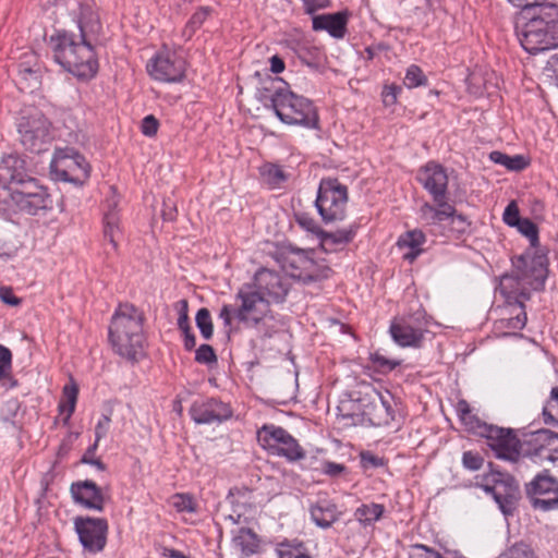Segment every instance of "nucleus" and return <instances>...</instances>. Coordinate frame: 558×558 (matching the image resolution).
Masks as SVG:
<instances>
[{
    "label": "nucleus",
    "instance_id": "1",
    "mask_svg": "<svg viewBox=\"0 0 558 558\" xmlns=\"http://www.w3.org/2000/svg\"><path fill=\"white\" fill-rule=\"evenodd\" d=\"M66 7L80 34L57 31L49 37L48 46L53 60L78 78L88 80L98 71L94 46L102 32L100 17L89 1L69 0Z\"/></svg>",
    "mask_w": 558,
    "mask_h": 558
},
{
    "label": "nucleus",
    "instance_id": "2",
    "mask_svg": "<svg viewBox=\"0 0 558 558\" xmlns=\"http://www.w3.org/2000/svg\"><path fill=\"white\" fill-rule=\"evenodd\" d=\"M256 99L275 112L276 117L287 125L316 130L319 128V117L312 100L293 93L281 78L269 77L255 94Z\"/></svg>",
    "mask_w": 558,
    "mask_h": 558
},
{
    "label": "nucleus",
    "instance_id": "3",
    "mask_svg": "<svg viewBox=\"0 0 558 558\" xmlns=\"http://www.w3.org/2000/svg\"><path fill=\"white\" fill-rule=\"evenodd\" d=\"M515 34L522 48L531 54L558 47V7L546 4L522 12Z\"/></svg>",
    "mask_w": 558,
    "mask_h": 558
},
{
    "label": "nucleus",
    "instance_id": "4",
    "mask_svg": "<svg viewBox=\"0 0 558 558\" xmlns=\"http://www.w3.org/2000/svg\"><path fill=\"white\" fill-rule=\"evenodd\" d=\"M144 320L143 312L133 304L118 306L109 326V341L118 355L129 361L144 355Z\"/></svg>",
    "mask_w": 558,
    "mask_h": 558
},
{
    "label": "nucleus",
    "instance_id": "5",
    "mask_svg": "<svg viewBox=\"0 0 558 558\" xmlns=\"http://www.w3.org/2000/svg\"><path fill=\"white\" fill-rule=\"evenodd\" d=\"M348 187L336 178L322 179L315 199V207L325 223L341 221L345 218Z\"/></svg>",
    "mask_w": 558,
    "mask_h": 558
},
{
    "label": "nucleus",
    "instance_id": "6",
    "mask_svg": "<svg viewBox=\"0 0 558 558\" xmlns=\"http://www.w3.org/2000/svg\"><path fill=\"white\" fill-rule=\"evenodd\" d=\"M50 174L54 180L82 186L90 175V166L76 149L59 147L50 161Z\"/></svg>",
    "mask_w": 558,
    "mask_h": 558
},
{
    "label": "nucleus",
    "instance_id": "7",
    "mask_svg": "<svg viewBox=\"0 0 558 558\" xmlns=\"http://www.w3.org/2000/svg\"><path fill=\"white\" fill-rule=\"evenodd\" d=\"M17 131L25 149L35 154L48 150L53 140L51 122L37 109L21 116Z\"/></svg>",
    "mask_w": 558,
    "mask_h": 558
},
{
    "label": "nucleus",
    "instance_id": "8",
    "mask_svg": "<svg viewBox=\"0 0 558 558\" xmlns=\"http://www.w3.org/2000/svg\"><path fill=\"white\" fill-rule=\"evenodd\" d=\"M428 318L423 308L395 318L389 326L392 340L402 348H421L428 331Z\"/></svg>",
    "mask_w": 558,
    "mask_h": 558
},
{
    "label": "nucleus",
    "instance_id": "9",
    "mask_svg": "<svg viewBox=\"0 0 558 558\" xmlns=\"http://www.w3.org/2000/svg\"><path fill=\"white\" fill-rule=\"evenodd\" d=\"M257 441L270 454L284 457L288 461L305 457L298 440L288 430L274 424H265L257 430Z\"/></svg>",
    "mask_w": 558,
    "mask_h": 558
},
{
    "label": "nucleus",
    "instance_id": "10",
    "mask_svg": "<svg viewBox=\"0 0 558 558\" xmlns=\"http://www.w3.org/2000/svg\"><path fill=\"white\" fill-rule=\"evenodd\" d=\"M235 299L241 302L236 307L235 318L247 327H256L266 319H274L270 300L256 292L252 286L242 287Z\"/></svg>",
    "mask_w": 558,
    "mask_h": 558
},
{
    "label": "nucleus",
    "instance_id": "11",
    "mask_svg": "<svg viewBox=\"0 0 558 558\" xmlns=\"http://www.w3.org/2000/svg\"><path fill=\"white\" fill-rule=\"evenodd\" d=\"M7 194L15 207L27 215H38L52 206L47 187L39 184L36 179L27 180L21 187H9Z\"/></svg>",
    "mask_w": 558,
    "mask_h": 558
},
{
    "label": "nucleus",
    "instance_id": "12",
    "mask_svg": "<svg viewBox=\"0 0 558 558\" xmlns=\"http://www.w3.org/2000/svg\"><path fill=\"white\" fill-rule=\"evenodd\" d=\"M525 493L534 509L548 511L558 508V478L547 470L525 484Z\"/></svg>",
    "mask_w": 558,
    "mask_h": 558
},
{
    "label": "nucleus",
    "instance_id": "13",
    "mask_svg": "<svg viewBox=\"0 0 558 558\" xmlns=\"http://www.w3.org/2000/svg\"><path fill=\"white\" fill-rule=\"evenodd\" d=\"M482 437L497 459L521 462V441L513 429L490 424Z\"/></svg>",
    "mask_w": 558,
    "mask_h": 558
},
{
    "label": "nucleus",
    "instance_id": "14",
    "mask_svg": "<svg viewBox=\"0 0 558 558\" xmlns=\"http://www.w3.org/2000/svg\"><path fill=\"white\" fill-rule=\"evenodd\" d=\"M486 478L492 485L486 484L484 490L493 496L504 514H511L520 496L518 481L500 471H492Z\"/></svg>",
    "mask_w": 558,
    "mask_h": 558
},
{
    "label": "nucleus",
    "instance_id": "15",
    "mask_svg": "<svg viewBox=\"0 0 558 558\" xmlns=\"http://www.w3.org/2000/svg\"><path fill=\"white\" fill-rule=\"evenodd\" d=\"M74 530L84 550L97 554L104 550L107 544L108 522L104 518L76 517Z\"/></svg>",
    "mask_w": 558,
    "mask_h": 558
},
{
    "label": "nucleus",
    "instance_id": "16",
    "mask_svg": "<svg viewBox=\"0 0 558 558\" xmlns=\"http://www.w3.org/2000/svg\"><path fill=\"white\" fill-rule=\"evenodd\" d=\"M146 68L154 80L166 83L180 82L185 73L184 60L170 51L156 54Z\"/></svg>",
    "mask_w": 558,
    "mask_h": 558
},
{
    "label": "nucleus",
    "instance_id": "17",
    "mask_svg": "<svg viewBox=\"0 0 558 558\" xmlns=\"http://www.w3.org/2000/svg\"><path fill=\"white\" fill-rule=\"evenodd\" d=\"M513 267L523 276V280L529 283L532 290L544 288L547 278V257L536 252H525L513 260Z\"/></svg>",
    "mask_w": 558,
    "mask_h": 558
},
{
    "label": "nucleus",
    "instance_id": "18",
    "mask_svg": "<svg viewBox=\"0 0 558 558\" xmlns=\"http://www.w3.org/2000/svg\"><path fill=\"white\" fill-rule=\"evenodd\" d=\"M256 292H259L270 303H281L286 300L289 291V284L278 272L263 268L254 276L252 286Z\"/></svg>",
    "mask_w": 558,
    "mask_h": 558
},
{
    "label": "nucleus",
    "instance_id": "19",
    "mask_svg": "<svg viewBox=\"0 0 558 558\" xmlns=\"http://www.w3.org/2000/svg\"><path fill=\"white\" fill-rule=\"evenodd\" d=\"M70 493L74 504L88 510L104 511L107 496L104 489L94 481L73 482L70 486Z\"/></svg>",
    "mask_w": 558,
    "mask_h": 558
},
{
    "label": "nucleus",
    "instance_id": "20",
    "mask_svg": "<svg viewBox=\"0 0 558 558\" xmlns=\"http://www.w3.org/2000/svg\"><path fill=\"white\" fill-rule=\"evenodd\" d=\"M190 415L196 424L221 423L232 416V410L229 404L210 398L195 401L190 408Z\"/></svg>",
    "mask_w": 558,
    "mask_h": 558
},
{
    "label": "nucleus",
    "instance_id": "21",
    "mask_svg": "<svg viewBox=\"0 0 558 558\" xmlns=\"http://www.w3.org/2000/svg\"><path fill=\"white\" fill-rule=\"evenodd\" d=\"M417 180L430 194L434 202L447 198L448 174L446 169L436 162H428L420 169Z\"/></svg>",
    "mask_w": 558,
    "mask_h": 558
},
{
    "label": "nucleus",
    "instance_id": "22",
    "mask_svg": "<svg viewBox=\"0 0 558 558\" xmlns=\"http://www.w3.org/2000/svg\"><path fill=\"white\" fill-rule=\"evenodd\" d=\"M26 172L25 160L16 155H8L0 163V191L9 193V187H21L27 180H34Z\"/></svg>",
    "mask_w": 558,
    "mask_h": 558
},
{
    "label": "nucleus",
    "instance_id": "23",
    "mask_svg": "<svg viewBox=\"0 0 558 558\" xmlns=\"http://www.w3.org/2000/svg\"><path fill=\"white\" fill-rule=\"evenodd\" d=\"M505 298L508 305H524V301L530 298L529 283L523 280V276L518 269H513L511 274H506L500 278L497 289Z\"/></svg>",
    "mask_w": 558,
    "mask_h": 558
},
{
    "label": "nucleus",
    "instance_id": "24",
    "mask_svg": "<svg viewBox=\"0 0 558 558\" xmlns=\"http://www.w3.org/2000/svg\"><path fill=\"white\" fill-rule=\"evenodd\" d=\"M558 440V433L549 429H539L531 435L521 442V460L525 457H538L546 460L549 457V452L555 449L550 448L554 442Z\"/></svg>",
    "mask_w": 558,
    "mask_h": 558
},
{
    "label": "nucleus",
    "instance_id": "25",
    "mask_svg": "<svg viewBox=\"0 0 558 558\" xmlns=\"http://www.w3.org/2000/svg\"><path fill=\"white\" fill-rule=\"evenodd\" d=\"M349 14L345 11L325 13L312 17V28L315 32H327L336 39H342L347 34Z\"/></svg>",
    "mask_w": 558,
    "mask_h": 558
},
{
    "label": "nucleus",
    "instance_id": "26",
    "mask_svg": "<svg viewBox=\"0 0 558 558\" xmlns=\"http://www.w3.org/2000/svg\"><path fill=\"white\" fill-rule=\"evenodd\" d=\"M17 77L21 89L32 93L40 85V66L34 52L23 54L17 64Z\"/></svg>",
    "mask_w": 558,
    "mask_h": 558
},
{
    "label": "nucleus",
    "instance_id": "27",
    "mask_svg": "<svg viewBox=\"0 0 558 558\" xmlns=\"http://www.w3.org/2000/svg\"><path fill=\"white\" fill-rule=\"evenodd\" d=\"M112 196L106 199V210L104 213V235L109 240L113 248H117V238L120 233V218L117 211L119 197L116 195L113 186L110 187Z\"/></svg>",
    "mask_w": 558,
    "mask_h": 558
},
{
    "label": "nucleus",
    "instance_id": "28",
    "mask_svg": "<svg viewBox=\"0 0 558 558\" xmlns=\"http://www.w3.org/2000/svg\"><path fill=\"white\" fill-rule=\"evenodd\" d=\"M436 206L429 203H424L420 207V218L425 225L436 226L442 221L449 219L454 215V207L447 202V198H442L440 202H435Z\"/></svg>",
    "mask_w": 558,
    "mask_h": 558
},
{
    "label": "nucleus",
    "instance_id": "29",
    "mask_svg": "<svg viewBox=\"0 0 558 558\" xmlns=\"http://www.w3.org/2000/svg\"><path fill=\"white\" fill-rule=\"evenodd\" d=\"M311 518L314 523L322 527L328 529L340 518L337 505L328 499H319L316 504L311 506Z\"/></svg>",
    "mask_w": 558,
    "mask_h": 558
},
{
    "label": "nucleus",
    "instance_id": "30",
    "mask_svg": "<svg viewBox=\"0 0 558 558\" xmlns=\"http://www.w3.org/2000/svg\"><path fill=\"white\" fill-rule=\"evenodd\" d=\"M425 242V234L421 230L415 229L400 235L397 244L400 250L405 251L403 259L413 263L423 253Z\"/></svg>",
    "mask_w": 558,
    "mask_h": 558
},
{
    "label": "nucleus",
    "instance_id": "31",
    "mask_svg": "<svg viewBox=\"0 0 558 558\" xmlns=\"http://www.w3.org/2000/svg\"><path fill=\"white\" fill-rule=\"evenodd\" d=\"M384 513V505L369 502L362 504L361 506H359L354 510L353 517L362 527L366 529L373 526L377 521H379L383 518Z\"/></svg>",
    "mask_w": 558,
    "mask_h": 558
},
{
    "label": "nucleus",
    "instance_id": "32",
    "mask_svg": "<svg viewBox=\"0 0 558 558\" xmlns=\"http://www.w3.org/2000/svg\"><path fill=\"white\" fill-rule=\"evenodd\" d=\"M379 403H374V423L378 426L389 425L395 421L393 397L389 393L378 392Z\"/></svg>",
    "mask_w": 558,
    "mask_h": 558
},
{
    "label": "nucleus",
    "instance_id": "33",
    "mask_svg": "<svg viewBox=\"0 0 558 558\" xmlns=\"http://www.w3.org/2000/svg\"><path fill=\"white\" fill-rule=\"evenodd\" d=\"M233 544L244 556L247 557L257 553L259 539L251 529L242 527L233 537Z\"/></svg>",
    "mask_w": 558,
    "mask_h": 558
},
{
    "label": "nucleus",
    "instance_id": "34",
    "mask_svg": "<svg viewBox=\"0 0 558 558\" xmlns=\"http://www.w3.org/2000/svg\"><path fill=\"white\" fill-rule=\"evenodd\" d=\"M489 159L510 171H522L530 165L529 160L522 155L510 156L499 150L492 151Z\"/></svg>",
    "mask_w": 558,
    "mask_h": 558
},
{
    "label": "nucleus",
    "instance_id": "35",
    "mask_svg": "<svg viewBox=\"0 0 558 558\" xmlns=\"http://www.w3.org/2000/svg\"><path fill=\"white\" fill-rule=\"evenodd\" d=\"M259 173L264 181L272 189L279 187L288 180V174L284 170L275 163H265L259 168Z\"/></svg>",
    "mask_w": 558,
    "mask_h": 558
},
{
    "label": "nucleus",
    "instance_id": "36",
    "mask_svg": "<svg viewBox=\"0 0 558 558\" xmlns=\"http://www.w3.org/2000/svg\"><path fill=\"white\" fill-rule=\"evenodd\" d=\"M77 396H78V386L74 381V379L71 378L69 384H66L62 390V397H63L64 402H60V404H59L60 411L66 412V417H65L66 421L71 417V415L75 411Z\"/></svg>",
    "mask_w": 558,
    "mask_h": 558
},
{
    "label": "nucleus",
    "instance_id": "37",
    "mask_svg": "<svg viewBox=\"0 0 558 558\" xmlns=\"http://www.w3.org/2000/svg\"><path fill=\"white\" fill-rule=\"evenodd\" d=\"M213 9L210 7H199L187 21L183 31L184 36L191 38L194 33L202 27L207 17L211 14Z\"/></svg>",
    "mask_w": 558,
    "mask_h": 558
},
{
    "label": "nucleus",
    "instance_id": "38",
    "mask_svg": "<svg viewBox=\"0 0 558 558\" xmlns=\"http://www.w3.org/2000/svg\"><path fill=\"white\" fill-rule=\"evenodd\" d=\"M301 263L303 265L301 272L298 275L294 274L293 277L298 278L304 283L317 281L323 277L317 265L312 258L303 256L301 257Z\"/></svg>",
    "mask_w": 558,
    "mask_h": 558
},
{
    "label": "nucleus",
    "instance_id": "39",
    "mask_svg": "<svg viewBox=\"0 0 558 558\" xmlns=\"http://www.w3.org/2000/svg\"><path fill=\"white\" fill-rule=\"evenodd\" d=\"M544 422L558 427V386L550 391V398L543 409Z\"/></svg>",
    "mask_w": 558,
    "mask_h": 558
},
{
    "label": "nucleus",
    "instance_id": "40",
    "mask_svg": "<svg viewBox=\"0 0 558 558\" xmlns=\"http://www.w3.org/2000/svg\"><path fill=\"white\" fill-rule=\"evenodd\" d=\"M355 232L353 229H340L335 232H327L324 230L320 238V244H348L353 240Z\"/></svg>",
    "mask_w": 558,
    "mask_h": 558
},
{
    "label": "nucleus",
    "instance_id": "41",
    "mask_svg": "<svg viewBox=\"0 0 558 558\" xmlns=\"http://www.w3.org/2000/svg\"><path fill=\"white\" fill-rule=\"evenodd\" d=\"M497 558H538L534 549L526 543L518 542L508 547Z\"/></svg>",
    "mask_w": 558,
    "mask_h": 558
},
{
    "label": "nucleus",
    "instance_id": "42",
    "mask_svg": "<svg viewBox=\"0 0 558 558\" xmlns=\"http://www.w3.org/2000/svg\"><path fill=\"white\" fill-rule=\"evenodd\" d=\"M427 82V76L424 74L423 70L418 65L411 64L407 69L403 80V84L405 87L412 89L420 86H426Z\"/></svg>",
    "mask_w": 558,
    "mask_h": 558
},
{
    "label": "nucleus",
    "instance_id": "43",
    "mask_svg": "<svg viewBox=\"0 0 558 558\" xmlns=\"http://www.w3.org/2000/svg\"><path fill=\"white\" fill-rule=\"evenodd\" d=\"M195 322L202 337L206 340H209L214 333V326L208 308H199L196 313Z\"/></svg>",
    "mask_w": 558,
    "mask_h": 558
},
{
    "label": "nucleus",
    "instance_id": "44",
    "mask_svg": "<svg viewBox=\"0 0 558 558\" xmlns=\"http://www.w3.org/2000/svg\"><path fill=\"white\" fill-rule=\"evenodd\" d=\"M279 558H311L305 547L300 544L280 543L277 547Z\"/></svg>",
    "mask_w": 558,
    "mask_h": 558
},
{
    "label": "nucleus",
    "instance_id": "45",
    "mask_svg": "<svg viewBox=\"0 0 558 558\" xmlns=\"http://www.w3.org/2000/svg\"><path fill=\"white\" fill-rule=\"evenodd\" d=\"M369 360L373 364V367L377 372L383 374L393 371L397 366L401 364V361L388 359L379 352L372 353Z\"/></svg>",
    "mask_w": 558,
    "mask_h": 558
},
{
    "label": "nucleus",
    "instance_id": "46",
    "mask_svg": "<svg viewBox=\"0 0 558 558\" xmlns=\"http://www.w3.org/2000/svg\"><path fill=\"white\" fill-rule=\"evenodd\" d=\"M515 228L521 234L527 238L532 248H536L538 246V228L532 220L523 218Z\"/></svg>",
    "mask_w": 558,
    "mask_h": 558
},
{
    "label": "nucleus",
    "instance_id": "47",
    "mask_svg": "<svg viewBox=\"0 0 558 558\" xmlns=\"http://www.w3.org/2000/svg\"><path fill=\"white\" fill-rule=\"evenodd\" d=\"M295 221L303 230L314 234L320 241L324 230L312 216L306 213H299L295 214Z\"/></svg>",
    "mask_w": 558,
    "mask_h": 558
},
{
    "label": "nucleus",
    "instance_id": "48",
    "mask_svg": "<svg viewBox=\"0 0 558 558\" xmlns=\"http://www.w3.org/2000/svg\"><path fill=\"white\" fill-rule=\"evenodd\" d=\"M515 310H519V312L511 317L500 319L499 323L502 327L511 330H522L524 328L526 324V313L524 311V305H518Z\"/></svg>",
    "mask_w": 558,
    "mask_h": 558
},
{
    "label": "nucleus",
    "instance_id": "49",
    "mask_svg": "<svg viewBox=\"0 0 558 558\" xmlns=\"http://www.w3.org/2000/svg\"><path fill=\"white\" fill-rule=\"evenodd\" d=\"M460 421L462 422V424L465 426V428L469 432H471L480 437H482L484 435V433L490 425V424L483 422L473 412H471L469 415H464L463 417L460 418Z\"/></svg>",
    "mask_w": 558,
    "mask_h": 558
},
{
    "label": "nucleus",
    "instance_id": "50",
    "mask_svg": "<svg viewBox=\"0 0 558 558\" xmlns=\"http://www.w3.org/2000/svg\"><path fill=\"white\" fill-rule=\"evenodd\" d=\"M111 418L108 414H102L95 426V442L88 447V452H95L100 439L105 438L110 428Z\"/></svg>",
    "mask_w": 558,
    "mask_h": 558
},
{
    "label": "nucleus",
    "instance_id": "51",
    "mask_svg": "<svg viewBox=\"0 0 558 558\" xmlns=\"http://www.w3.org/2000/svg\"><path fill=\"white\" fill-rule=\"evenodd\" d=\"M172 506L178 512L193 513L196 511V505L192 496L187 494H175L172 497Z\"/></svg>",
    "mask_w": 558,
    "mask_h": 558
},
{
    "label": "nucleus",
    "instance_id": "52",
    "mask_svg": "<svg viewBox=\"0 0 558 558\" xmlns=\"http://www.w3.org/2000/svg\"><path fill=\"white\" fill-rule=\"evenodd\" d=\"M21 409V403L16 398L9 399L1 409V420L5 423L15 424V417Z\"/></svg>",
    "mask_w": 558,
    "mask_h": 558
},
{
    "label": "nucleus",
    "instance_id": "53",
    "mask_svg": "<svg viewBox=\"0 0 558 558\" xmlns=\"http://www.w3.org/2000/svg\"><path fill=\"white\" fill-rule=\"evenodd\" d=\"M174 307L178 313V328L181 331H186V329L191 327L189 318V303L186 300L182 299L175 303Z\"/></svg>",
    "mask_w": 558,
    "mask_h": 558
},
{
    "label": "nucleus",
    "instance_id": "54",
    "mask_svg": "<svg viewBox=\"0 0 558 558\" xmlns=\"http://www.w3.org/2000/svg\"><path fill=\"white\" fill-rule=\"evenodd\" d=\"M195 361L199 364H213L217 362L215 350L209 344H201L195 351Z\"/></svg>",
    "mask_w": 558,
    "mask_h": 558
},
{
    "label": "nucleus",
    "instance_id": "55",
    "mask_svg": "<svg viewBox=\"0 0 558 558\" xmlns=\"http://www.w3.org/2000/svg\"><path fill=\"white\" fill-rule=\"evenodd\" d=\"M502 220L509 227H517L521 222L522 218L514 201L510 202L505 208Z\"/></svg>",
    "mask_w": 558,
    "mask_h": 558
},
{
    "label": "nucleus",
    "instance_id": "56",
    "mask_svg": "<svg viewBox=\"0 0 558 558\" xmlns=\"http://www.w3.org/2000/svg\"><path fill=\"white\" fill-rule=\"evenodd\" d=\"M484 458L474 451H465L462 456V464L465 469L470 471H477L483 466Z\"/></svg>",
    "mask_w": 558,
    "mask_h": 558
},
{
    "label": "nucleus",
    "instance_id": "57",
    "mask_svg": "<svg viewBox=\"0 0 558 558\" xmlns=\"http://www.w3.org/2000/svg\"><path fill=\"white\" fill-rule=\"evenodd\" d=\"M402 93V87L398 85H386L381 92V98L385 106L390 107L393 106L398 96Z\"/></svg>",
    "mask_w": 558,
    "mask_h": 558
},
{
    "label": "nucleus",
    "instance_id": "58",
    "mask_svg": "<svg viewBox=\"0 0 558 558\" xmlns=\"http://www.w3.org/2000/svg\"><path fill=\"white\" fill-rule=\"evenodd\" d=\"M303 4L304 13L315 15V13L319 10L326 9L330 7V0H301Z\"/></svg>",
    "mask_w": 558,
    "mask_h": 558
},
{
    "label": "nucleus",
    "instance_id": "59",
    "mask_svg": "<svg viewBox=\"0 0 558 558\" xmlns=\"http://www.w3.org/2000/svg\"><path fill=\"white\" fill-rule=\"evenodd\" d=\"M159 122L153 114L146 116L142 120L141 131L146 136H155L157 134Z\"/></svg>",
    "mask_w": 558,
    "mask_h": 558
},
{
    "label": "nucleus",
    "instance_id": "60",
    "mask_svg": "<svg viewBox=\"0 0 558 558\" xmlns=\"http://www.w3.org/2000/svg\"><path fill=\"white\" fill-rule=\"evenodd\" d=\"M0 300L4 304L14 306V307L22 304V299L17 298L13 293V289L11 287H7V286L0 287Z\"/></svg>",
    "mask_w": 558,
    "mask_h": 558
},
{
    "label": "nucleus",
    "instance_id": "61",
    "mask_svg": "<svg viewBox=\"0 0 558 558\" xmlns=\"http://www.w3.org/2000/svg\"><path fill=\"white\" fill-rule=\"evenodd\" d=\"M361 464L365 469L369 468H380L384 466L385 461L383 458L373 454L369 451H364L361 453Z\"/></svg>",
    "mask_w": 558,
    "mask_h": 558
},
{
    "label": "nucleus",
    "instance_id": "62",
    "mask_svg": "<svg viewBox=\"0 0 558 558\" xmlns=\"http://www.w3.org/2000/svg\"><path fill=\"white\" fill-rule=\"evenodd\" d=\"M236 307L230 304H223L219 312V318L222 319L226 327L231 326L232 318H235Z\"/></svg>",
    "mask_w": 558,
    "mask_h": 558
},
{
    "label": "nucleus",
    "instance_id": "63",
    "mask_svg": "<svg viewBox=\"0 0 558 558\" xmlns=\"http://www.w3.org/2000/svg\"><path fill=\"white\" fill-rule=\"evenodd\" d=\"M344 470L345 466L341 463L328 461L323 464V473L332 477L340 475Z\"/></svg>",
    "mask_w": 558,
    "mask_h": 558
},
{
    "label": "nucleus",
    "instance_id": "64",
    "mask_svg": "<svg viewBox=\"0 0 558 558\" xmlns=\"http://www.w3.org/2000/svg\"><path fill=\"white\" fill-rule=\"evenodd\" d=\"M16 255V247L5 242H0V258L8 260Z\"/></svg>",
    "mask_w": 558,
    "mask_h": 558
}]
</instances>
